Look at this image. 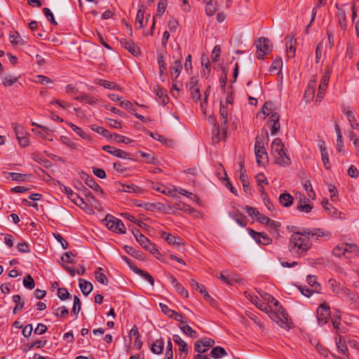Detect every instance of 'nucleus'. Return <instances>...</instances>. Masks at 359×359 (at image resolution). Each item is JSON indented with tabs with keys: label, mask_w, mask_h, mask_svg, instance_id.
Instances as JSON below:
<instances>
[{
	"label": "nucleus",
	"mask_w": 359,
	"mask_h": 359,
	"mask_svg": "<svg viewBox=\"0 0 359 359\" xmlns=\"http://www.w3.org/2000/svg\"><path fill=\"white\" fill-rule=\"evenodd\" d=\"M249 234L256 241L257 243L267 245L269 243V238L266 233L257 232L252 229H247Z\"/></svg>",
	"instance_id": "nucleus-21"
},
{
	"label": "nucleus",
	"mask_w": 359,
	"mask_h": 359,
	"mask_svg": "<svg viewBox=\"0 0 359 359\" xmlns=\"http://www.w3.org/2000/svg\"><path fill=\"white\" fill-rule=\"evenodd\" d=\"M144 6H140L139 10L137 11L135 20V26L137 29H141L143 27V20H144Z\"/></svg>",
	"instance_id": "nucleus-43"
},
{
	"label": "nucleus",
	"mask_w": 359,
	"mask_h": 359,
	"mask_svg": "<svg viewBox=\"0 0 359 359\" xmlns=\"http://www.w3.org/2000/svg\"><path fill=\"white\" fill-rule=\"evenodd\" d=\"M244 210H245L247 213L252 218H253V217H255L256 220L258 222L263 224H266V225H268L269 224V217L262 215L257 208L250 207L249 205H246L244 208Z\"/></svg>",
	"instance_id": "nucleus-14"
},
{
	"label": "nucleus",
	"mask_w": 359,
	"mask_h": 359,
	"mask_svg": "<svg viewBox=\"0 0 359 359\" xmlns=\"http://www.w3.org/2000/svg\"><path fill=\"white\" fill-rule=\"evenodd\" d=\"M139 244L146 250L149 251L153 255H159V250L157 249L156 245L151 243L148 238L144 235L140 236V238L136 240Z\"/></svg>",
	"instance_id": "nucleus-15"
},
{
	"label": "nucleus",
	"mask_w": 359,
	"mask_h": 359,
	"mask_svg": "<svg viewBox=\"0 0 359 359\" xmlns=\"http://www.w3.org/2000/svg\"><path fill=\"white\" fill-rule=\"evenodd\" d=\"M271 320L278 325L281 328L288 330L292 325V320L289 318L285 309L280 304L279 302L271 296Z\"/></svg>",
	"instance_id": "nucleus-2"
},
{
	"label": "nucleus",
	"mask_w": 359,
	"mask_h": 359,
	"mask_svg": "<svg viewBox=\"0 0 359 359\" xmlns=\"http://www.w3.org/2000/svg\"><path fill=\"white\" fill-rule=\"evenodd\" d=\"M57 297L61 300H65V299L71 298V294H69V292L67 291V290L66 288L59 287L57 289Z\"/></svg>",
	"instance_id": "nucleus-62"
},
{
	"label": "nucleus",
	"mask_w": 359,
	"mask_h": 359,
	"mask_svg": "<svg viewBox=\"0 0 359 359\" xmlns=\"http://www.w3.org/2000/svg\"><path fill=\"white\" fill-rule=\"evenodd\" d=\"M267 302H264L260 300L257 297L252 299V302L254 303L255 305L257 306L261 311H264L266 313H269V302L266 299Z\"/></svg>",
	"instance_id": "nucleus-35"
},
{
	"label": "nucleus",
	"mask_w": 359,
	"mask_h": 359,
	"mask_svg": "<svg viewBox=\"0 0 359 359\" xmlns=\"http://www.w3.org/2000/svg\"><path fill=\"white\" fill-rule=\"evenodd\" d=\"M81 309V302L80 301V299L75 295L74 297V305L72 309V313L74 315H77L79 311Z\"/></svg>",
	"instance_id": "nucleus-59"
},
{
	"label": "nucleus",
	"mask_w": 359,
	"mask_h": 359,
	"mask_svg": "<svg viewBox=\"0 0 359 359\" xmlns=\"http://www.w3.org/2000/svg\"><path fill=\"white\" fill-rule=\"evenodd\" d=\"M280 115L276 112L271 111V123H273L271 127V135H276L280 128Z\"/></svg>",
	"instance_id": "nucleus-25"
},
{
	"label": "nucleus",
	"mask_w": 359,
	"mask_h": 359,
	"mask_svg": "<svg viewBox=\"0 0 359 359\" xmlns=\"http://www.w3.org/2000/svg\"><path fill=\"white\" fill-rule=\"evenodd\" d=\"M283 233L284 231L280 229V223L271 219V236L278 240L282 237Z\"/></svg>",
	"instance_id": "nucleus-26"
},
{
	"label": "nucleus",
	"mask_w": 359,
	"mask_h": 359,
	"mask_svg": "<svg viewBox=\"0 0 359 359\" xmlns=\"http://www.w3.org/2000/svg\"><path fill=\"white\" fill-rule=\"evenodd\" d=\"M219 115L221 118L222 131L223 133L226 134L228 128L229 109L228 106L225 105L222 101L220 102Z\"/></svg>",
	"instance_id": "nucleus-17"
},
{
	"label": "nucleus",
	"mask_w": 359,
	"mask_h": 359,
	"mask_svg": "<svg viewBox=\"0 0 359 359\" xmlns=\"http://www.w3.org/2000/svg\"><path fill=\"white\" fill-rule=\"evenodd\" d=\"M80 175L81 177L85 181L88 187L95 191L101 197L105 198L106 193L92 176L88 175L83 171L81 172Z\"/></svg>",
	"instance_id": "nucleus-8"
},
{
	"label": "nucleus",
	"mask_w": 359,
	"mask_h": 359,
	"mask_svg": "<svg viewBox=\"0 0 359 359\" xmlns=\"http://www.w3.org/2000/svg\"><path fill=\"white\" fill-rule=\"evenodd\" d=\"M255 178L257 183L258 191L261 193L265 205L267 206L268 209H269V207L268 206V204L269 203V198H268L267 193L264 190V185H268L269 184L268 180L262 172L258 173Z\"/></svg>",
	"instance_id": "nucleus-9"
},
{
	"label": "nucleus",
	"mask_w": 359,
	"mask_h": 359,
	"mask_svg": "<svg viewBox=\"0 0 359 359\" xmlns=\"http://www.w3.org/2000/svg\"><path fill=\"white\" fill-rule=\"evenodd\" d=\"M269 133L264 127L260 134L255 139V153L259 165H264L268 162L269 156L265 146L268 144Z\"/></svg>",
	"instance_id": "nucleus-4"
},
{
	"label": "nucleus",
	"mask_w": 359,
	"mask_h": 359,
	"mask_svg": "<svg viewBox=\"0 0 359 359\" xmlns=\"http://www.w3.org/2000/svg\"><path fill=\"white\" fill-rule=\"evenodd\" d=\"M330 317V308L327 303L323 302L317 309V319L320 325H325Z\"/></svg>",
	"instance_id": "nucleus-10"
},
{
	"label": "nucleus",
	"mask_w": 359,
	"mask_h": 359,
	"mask_svg": "<svg viewBox=\"0 0 359 359\" xmlns=\"http://www.w3.org/2000/svg\"><path fill=\"white\" fill-rule=\"evenodd\" d=\"M161 238H163L165 241H166L168 242V243L170 245H178L180 244V243L178 241V240H180V238H178L177 237L173 236L172 234H171L170 233L163 231L161 233Z\"/></svg>",
	"instance_id": "nucleus-44"
},
{
	"label": "nucleus",
	"mask_w": 359,
	"mask_h": 359,
	"mask_svg": "<svg viewBox=\"0 0 359 359\" xmlns=\"http://www.w3.org/2000/svg\"><path fill=\"white\" fill-rule=\"evenodd\" d=\"M95 83L103 86L104 88L107 89H113L116 90H120V87L118 84H116L114 82H111L107 80L104 79H97L95 81Z\"/></svg>",
	"instance_id": "nucleus-36"
},
{
	"label": "nucleus",
	"mask_w": 359,
	"mask_h": 359,
	"mask_svg": "<svg viewBox=\"0 0 359 359\" xmlns=\"http://www.w3.org/2000/svg\"><path fill=\"white\" fill-rule=\"evenodd\" d=\"M43 14L45 15V16L46 17V18L48 19V20L51 24H53L54 25H57V22L55 20L54 15H53V13L48 8H44L43 9Z\"/></svg>",
	"instance_id": "nucleus-64"
},
{
	"label": "nucleus",
	"mask_w": 359,
	"mask_h": 359,
	"mask_svg": "<svg viewBox=\"0 0 359 359\" xmlns=\"http://www.w3.org/2000/svg\"><path fill=\"white\" fill-rule=\"evenodd\" d=\"M160 307L161 309V311L163 313H165L166 316H168L169 318H175L177 316V312L170 309L167 305L163 304H160Z\"/></svg>",
	"instance_id": "nucleus-53"
},
{
	"label": "nucleus",
	"mask_w": 359,
	"mask_h": 359,
	"mask_svg": "<svg viewBox=\"0 0 359 359\" xmlns=\"http://www.w3.org/2000/svg\"><path fill=\"white\" fill-rule=\"evenodd\" d=\"M13 126H14L16 137L20 147H27L29 145V140L27 136L23 135V128L17 123H13Z\"/></svg>",
	"instance_id": "nucleus-18"
},
{
	"label": "nucleus",
	"mask_w": 359,
	"mask_h": 359,
	"mask_svg": "<svg viewBox=\"0 0 359 359\" xmlns=\"http://www.w3.org/2000/svg\"><path fill=\"white\" fill-rule=\"evenodd\" d=\"M226 355L227 352L222 346L213 347L210 353V355L215 359L221 358Z\"/></svg>",
	"instance_id": "nucleus-39"
},
{
	"label": "nucleus",
	"mask_w": 359,
	"mask_h": 359,
	"mask_svg": "<svg viewBox=\"0 0 359 359\" xmlns=\"http://www.w3.org/2000/svg\"><path fill=\"white\" fill-rule=\"evenodd\" d=\"M23 285L29 290L34 289L35 283L33 278L30 275H27L23 280Z\"/></svg>",
	"instance_id": "nucleus-60"
},
{
	"label": "nucleus",
	"mask_w": 359,
	"mask_h": 359,
	"mask_svg": "<svg viewBox=\"0 0 359 359\" xmlns=\"http://www.w3.org/2000/svg\"><path fill=\"white\" fill-rule=\"evenodd\" d=\"M283 60L282 58L276 57L271 65V72H274L276 75H279L282 72Z\"/></svg>",
	"instance_id": "nucleus-38"
},
{
	"label": "nucleus",
	"mask_w": 359,
	"mask_h": 359,
	"mask_svg": "<svg viewBox=\"0 0 359 359\" xmlns=\"http://www.w3.org/2000/svg\"><path fill=\"white\" fill-rule=\"evenodd\" d=\"M95 277L97 282L100 283L107 285L108 280L106 276L103 273V269L98 267L97 270L95 272Z\"/></svg>",
	"instance_id": "nucleus-45"
},
{
	"label": "nucleus",
	"mask_w": 359,
	"mask_h": 359,
	"mask_svg": "<svg viewBox=\"0 0 359 359\" xmlns=\"http://www.w3.org/2000/svg\"><path fill=\"white\" fill-rule=\"evenodd\" d=\"M336 8H337V18L340 26L342 29H345L346 27V12L343 8H340L338 4H336Z\"/></svg>",
	"instance_id": "nucleus-42"
},
{
	"label": "nucleus",
	"mask_w": 359,
	"mask_h": 359,
	"mask_svg": "<svg viewBox=\"0 0 359 359\" xmlns=\"http://www.w3.org/2000/svg\"><path fill=\"white\" fill-rule=\"evenodd\" d=\"M180 328L185 334L192 338H196L198 337L197 332L188 325H180Z\"/></svg>",
	"instance_id": "nucleus-52"
},
{
	"label": "nucleus",
	"mask_w": 359,
	"mask_h": 359,
	"mask_svg": "<svg viewBox=\"0 0 359 359\" xmlns=\"http://www.w3.org/2000/svg\"><path fill=\"white\" fill-rule=\"evenodd\" d=\"M133 272L142 277L144 280L148 281L151 286L154 284V278L146 271L140 269L138 267H134Z\"/></svg>",
	"instance_id": "nucleus-41"
},
{
	"label": "nucleus",
	"mask_w": 359,
	"mask_h": 359,
	"mask_svg": "<svg viewBox=\"0 0 359 359\" xmlns=\"http://www.w3.org/2000/svg\"><path fill=\"white\" fill-rule=\"evenodd\" d=\"M120 43L121 46L126 49L133 56L138 57L141 55L140 48L136 46L133 41L127 39H123L120 41Z\"/></svg>",
	"instance_id": "nucleus-16"
},
{
	"label": "nucleus",
	"mask_w": 359,
	"mask_h": 359,
	"mask_svg": "<svg viewBox=\"0 0 359 359\" xmlns=\"http://www.w3.org/2000/svg\"><path fill=\"white\" fill-rule=\"evenodd\" d=\"M116 189L118 191L140 193L141 188L134 184H125L121 182H115Z\"/></svg>",
	"instance_id": "nucleus-19"
},
{
	"label": "nucleus",
	"mask_w": 359,
	"mask_h": 359,
	"mask_svg": "<svg viewBox=\"0 0 359 359\" xmlns=\"http://www.w3.org/2000/svg\"><path fill=\"white\" fill-rule=\"evenodd\" d=\"M60 189L62 192L67 196V197L72 203H74L81 209L86 210L88 208V205L84 201L83 198L80 197L78 194L74 192L69 187L61 184L60 186Z\"/></svg>",
	"instance_id": "nucleus-6"
},
{
	"label": "nucleus",
	"mask_w": 359,
	"mask_h": 359,
	"mask_svg": "<svg viewBox=\"0 0 359 359\" xmlns=\"http://www.w3.org/2000/svg\"><path fill=\"white\" fill-rule=\"evenodd\" d=\"M327 284L333 293L337 295H340V290L342 286H341L335 279H330L327 282Z\"/></svg>",
	"instance_id": "nucleus-48"
},
{
	"label": "nucleus",
	"mask_w": 359,
	"mask_h": 359,
	"mask_svg": "<svg viewBox=\"0 0 359 359\" xmlns=\"http://www.w3.org/2000/svg\"><path fill=\"white\" fill-rule=\"evenodd\" d=\"M109 138L113 139L118 143L129 144L131 142L128 137L118 135L117 133H111Z\"/></svg>",
	"instance_id": "nucleus-54"
},
{
	"label": "nucleus",
	"mask_w": 359,
	"mask_h": 359,
	"mask_svg": "<svg viewBox=\"0 0 359 359\" xmlns=\"http://www.w3.org/2000/svg\"><path fill=\"white\" fill-rule=\"evenodd\" d=\"M172 339L174 342L178 345L179 351L186 352L187 351H188L187 344L184 340H182L178 334H174L172 337Z\"/></svg>",
	"instance_id": "nucleus-46"
},
{
	"label": "nucleus",
	"mask_w": 359,
	"mask_h": 359,
	"mask_svg": "<svg viewBox=\"0 0 359 359\" xmlns=\"http://www.w3.org/2000/svg\"><path fill=\"white\" fill-rule=\"evenodd\" d=\"M342 111L346 116L352 128L359 130V123L357 122L353 111L346 107L342 108Z\"/></svg>",
	"instance_id": "nucleus-29"
},
{
	"label": "nucleus",
	"mask_w": 359,
	"mask_h": 359,
	"mask_svg": "<svg viewBox=\"0 0 359 359\" xmlns=\"http://www.w3.org/2000/svg\"><path fill=\"white\" fill-rule=\"evenodd\" d=\"M303 231H293L290 238L288 248L292 255L302 256L311 248V243L307 235Z\"/></svg>",
	"instance_id": "nucleus-1"
},
{
	"label": "nucleus",
	"mask_w": 359,
	"mask_h": 359,
	"mask_svg": "<svg viewBox=\"0 0 359 359\" xmlns=\"http://www.w3.org/2000/svg\"><path fill=\"white\" fill-rule=\"evenodd\" d=\"M189 90L191 97L195 102L200 100L201 95L200 89L198 87V81L195 78L192 77L190 80Z\"/></svg>",
	"instance_id": "nucleus-20"
},
{
	"label": "nucleus",
	"mask_w": 359,
	"mask_h": 359,
	"mask_svg": "<svg viewBox=\"0 0 359 359\" xmlns=\"http://www.w3.org/2000/svg\"><path fill=\"white\" fill-rule=\"evenodd\" d=\"M54 314L57 317L66 318V317H67V316L69 314V311L65 306H62L55 309Z\"/></svg>",
	"instance_id": "nucleus-61"
},
{
	"label": "nucleus",
	"mask_w": 359,
	"mask_h": 359,
	"mask_svg": "<svg viewBox=\"0 0 359 359\" xmlns=\"http://www.w3.org/2000/svg\"><path fill=\"white\" fill-rule=\"evenodd\" d=\"M182 69V62L180 59L176 60L170 67V74L172 81H175L179 76Z\"/></svg>",
	"instance_id": "nucleus-30"
},
{
	"label": "nucleus",
	"mask_w": 359,
	"mask_h": 359,
	"mask_svg": "<svg viewBox=\"0 0 359 359\" xmlns=\"http://www.w3.org/2000/svg\"><path fill=\"white\" fill-rule=\"evenodd\" d=\"M257 57L259 60H264V55L268 54L269 46L268 39L264 37L259 38L256 42Z\"/></svg>",
	"instance_id": "nucleus-13"
},
{
	"label": "nucleus",
	"mask_w": 359,
	"mask_h": 359,
	"mask_svg": "<svg viewBox=\"0 0 359 359\" xmlns=\"http://www.w3.org/2000/svg\"><path fill=\"white\" fill-rule=\"evenodd\" d=\"M317 76H313V79L310 80L305 90L304 97L307 100H313L315 95V88Z\"/></svg>",
	"instance_id": "nucleus-24"
},
{
	"label": "nucleus",
	"mask_w": 359,
	"mask_h": 359,
	"mask_svg": "<svg viewBox=\"0 0 359 359\" xmlns=\"http://www.w3.org/2000/svg\"><path fill=\"white\" fill-rule=\"evenodd\" d=\"M79 184L83 188V194L86 197V199L88 200V202H97V199L93 195L90 191L86 187H84L81 182H79Z\"/></svg>",
	"instance_id": "nucleus-56"
},
{
	"label": "nucleus",
	"mask_w": 359,
	"mask_h": 359,
	"mask_svg": "<svg viewBox=\"0 0 359 359\" xmlns=\"http://www.w3.org/2000/svg\"><path fill=\"white\" fill-rule=\"evenodd\" d=\"M330 69L329 68H327L325 72L324 73L323 76L321 78L320 83L319 86H323L324 88H327L330 81Z\"/></svg>",
	"instance_id": "nucleus-63"
},
{
	"label": "nucleus",
	"mask_w": 359,
	"mask_h": 359,
	"mask_svg": "<svg viewBox=\"0 0 359 359\" xmlns=\"http://www.w3.org/2000/svg\"><path fill=\"white\" fill-rule=\"evenodd\" d=\"M13 301L16 304L13 309V313L15 314L18 311L22 309L24 306V302H21V297L19 294L13 295Z\"/></svg>",
	"instance_id": "nucleus-51"
},
{
	"label": "nucleus",
	"mask_w": 359,
	"mask_h": 359,
	"mask_svg": "<svg viewBox=\"0 0 359 359\" xmlns=\"http://www.w3.org/2000/svg\"><path fill=\"white\" fill-rule=\"evenodd\" d=\"M269 104V102H265L262 109L257 112L256 115V121L258 122L259 120L263 121L266 119V118L269 115V109L268 105Z\"/></svg>",
	"instance_id": "nucleus-34"
},
{
	"label": "nucleus",
	"mask_w": 359,
	"mask_h": 359,
	"mask_svg": "<svg viewBox=\"0 0 359 359\" xmlns=\"http://www.w3.org/2000/svg\"><path fill=\"white\" fill-rule=\"evenodd\" d=\"M287 149L280 138H275L271 144V153L273 158V163L282 167L291 164V160L287 154Z\"/></svg>",
	"instance_id": "nucleus-3"
},
{
	"label": "nucleus",
	"mask_w": 359,
	"mask_h": 359,
	"mask_svg": "<svg viewBox=\"0 0 359 359\" xmlns=\"http://www.w3.org/2000/svg\"><path fill=\"white\" fill-rule=\"evenodd\" d=\"M306 281L308 284L313 287L315 288V290L320 289V285L317 282V278L316 276L313 275H309L306 277Z\"/></svg>",
	"instance_id": "nucleus-58"
},
{
	"label": "nucleus",
	"mask_w": 359,
	"mask_h": 359,
	"mask_svg": "<svg viewBox=\"0 0 359 359\" xmlns=\"http://www.w3.org/2000/svg\"><path fill=\"white\" fill-rule=\"evenodd\" d=\"M285 47H286V51L287 54L289 57H293L295 55V44H296V39L294 36H286L285 37Z\"/></svg>",
	"instance_id": "nucleus-23"
},
{
	"label": "nucleus",
	"mask_w": 359,
	"mask_h": 359,
	"mask_svg": "<svg viewBox=\"0 0 359 359\" xmlns=\"http://www.w3.org/2000/svg\"><path fill=\"white\" fill-rule=\"evenodd\" d=\"M338 352L344 355H348V347L344 337L339 334L335 339Z\"/></svg>",
	"instance_id": "nucleus-31"
},
{
	"label": "nucleus",
	"mask_w": 359,
	"mask_h": 359,
	"mask_svg": "<svg viewBox=\"0 0 359 359\" xmlns=\"http://www.w3.org/2000/svg\"><path fill=\"white\" fill-rule=\"evenodd\" d=\"M349 252L354 254V255H358L359 249L358 246L354 244H344L341 246H336L332 250V255L335 257L344 256L346 259H352L353 256H347Z\"/></svg>",
	"instance_id": "nucleus-5"
},
{
	"label": "nucleus",
	"mask_w": 359,
	"mask_h": 359,
	"mask_svg": "<svg viewBox=\"0 0 359 359\" xmlns=\"http://www.w3.org/2000/svg\"><path fill=\"white\" fill-rule=\"evenodd\" d=\"M102 149L107 153L123 159H130L134 161L133 155L130 153L126 152L114 147L105 145L102 147Z\"/></svg>",
	"instance_id": "nucleus-12"
},
{
	"label": "nucleus",
	"mask_w": 359,
	"mask_h": 359,
	"mask_svg": "<svg viewBox=\"0 0 359 359\" xmlns=\"http://www.w3.org/2000/svg\"><path fill=\"white\" fill-rule=\"evenodd\" d=\"M305 235H307L309 238V241H311V238H313L314 236L318 237H330V233L327 231H323L321 229H314L313 230L311 229H305Z\"/></svg>",
	"instance_id": "nucleus-27"
},
{
	"label": "nucleus",
	"mask_w": 359,
	"mask_h": 359,
	"mask_svg": "<svg viewBox=\"0 0 359 359\" xmlns=\"http://www.w3.org/2000/svg\"><path fill=\"white\" fill-rule=\"evenodd\" d=\"M321 204L329 215L332 216L337 215L338 210L327 200H323Z\"/></svg>",
	"instance_id": "nucleus-50"
},
{
	"label": "nucleus",
	"mask_w": 359,
	"mask_h": 359,
	"mask_svg": "<svg viewBox=\"0 0 359 359\" xmlns=\"http://www.w3.org/2000/svg\"><path fill=\"white\" fill-rule=\"evenodd\" d=\"M124 250L130 255H131V256H133V257H135L137 259H142V253L141 252L138 251V250H136L133 247H130V246H128V245H125L124 246Z\"/></svg>",
	"instance_id": "nucleus-55"
},
{
	"label": "nucleus",
	"mask_w": 359,
	"mask_h": 359,
	"mask_svg": "<svg viewBox=\"0 0 359 359\" xmlns=\"http://www.w3.org/2000/svg\"><path fill=\"white\" fill-rule=\"evenodd\" d=\"M92 130L98 134L103 135L107 138H109L111 133L103 127L99 126L97 125H93Z\"/></svg>",
	"instance_id": "nucleus-57"
},
{
	"label": "nucleus",
	"mask_w": 359,
	"mask_h": 359,
	"mask_svg": "<svg viewBox=\"0 0 359 359\" xmlns=\"http://www.w3.org/2000/svg\"><path fill=\"white\" fill-rule=\"evenodd\" d=\"M279 202L285 207H290L292 205L294 198L289 193H283L278 198Z\"/></svg>",
	"instance_id": "nucleus-37"
},
{
	"label": "nucleus",
	"mask_w": 359,
	"mask_h": 359,
	"mask_svg": "<svg viewBox=\"0 0 359 359\" xmlns=\"http://www.w3.org/2000/svg\"><path fill=\"white\" fill-rule=\"evenodd\" d=\"M74 99L79 102H84L90 105L97 104L99 103L98 99L90 95V94H84L83 95L77 96Z\"/></svg>",
	"instance_id": "nucleus-33"
},
{
	"label": "nucleus",
	"mask_w": 359,
	"mask_h": 359,
	"mask_svg": "<svg viewBox=\"0 0 359 359\" xmlns=\"http://www.w3.org/2000/svg\"><path fill=\"white\" fill-rule=\"evenodd\" d=\"M229 215L232 219H233L238 225H240L242 227H245L248 224L247 217L238 210L230 211L229 212Z\"/></svg>",
	"instance_id": "nucleus-22"
},
{
	"label": "nucleus",
	"mask_w": 359,
	"mask_h": 359,
	"mask_svg": "<svg viewBox=\"0 0 359 359\" xmlns=\"http://www.w3.org/2000/svg\"><path fill=\"white\" fill-rule=\"evenodd\" d=\"M215 345V341L210 338H202L194 344V350L199 353H205L209 348Z\"/></svg>",
	"instance_id": "nucleus-11"
},
{
	"label": "nucleus",
	"mask_w": 359,
	"mask_h": 359,
	"mask_svg": "<svg viewBox=\"0 0 359 359\" xmlns=\"http://www.w3.org/2000/svg\"><path fill=\"white\" fill-rule=\"evenodd\" d=\"M340 295L347 297L351 301V304H353V302L355 300V299L358 297V295L353 292H352L350 289L343 286L340 290Z\"/></svg>",
	"instance_id": "nucleus-47"
},
{
	"label": "nucleus",
	"mask_w": 359,
	"mask_h": 359,
	"mask_svg": "<svg viewBox=\"0 0 359 359\" xmlns=\"http://www.w3.org/2000/svg\"><path fill=\"white\" fill-rule=\"evenodd\" d=\"M164 348L163 339H156L151 346V351L155 354H160L162 353Z\"/></svg>",
	"instance_id": "nucleus-40"
},
{
	"label": "nucleus",
	"mask_w": 359,
	"mask_h": 359,
	"mask_svg": "<svg viewBox=\"0 0 359 359\" xmlns=\"http://www.w3.org/2000/svg\"><path fill=\"white\" fill-rule=\"evenodd\" d=\"M106 226L108 229L117 233H125L126 229L121 220L115 217L107 215L105 217Z\"/></svg>",
	"instance_id": "nucleus-7"
},
{
	"label": "nucleus",
	"mask_w": 359,
	"mask_h": 359,
	"mask_svg": "<svg viewBox=\"0 0 359 359\" xmlns=\"http://www.w3.org/2000/svg\"><path fill=\"white\" fill-rule=\"evenodd\" d=\"M79 287L82 292V293L87 296L88 295L90 292L93 290V286L92 283L86 280L79 278Z\"/></svg>",
	"instance_id": "nucleus-32"
},
{
	"label": "nucleus",
	"mask_w": 359,
	"mask_h": 359,
	"mask_svg": "<svg viewBox=\"0 0 359 359\" xmlns=\"http://www.w3.org/2000/svg\"><path fill=\"white\" fill-rule=\"evenodd\" d=\"M67 124L78 135H79L82 139L83 140H88L89 135L83 131V130L78 127L77 126L74 125V123L71 122H67Z\"/></svg>",
	"instance_id": "nucleus-49"
},
{
	"label": "nucleus",
	"mask_w": 359,
	"mask_h": 359,
	"mask_svg": "<svg viewBox=\"0 0 359 359\" xmlns=\"http://www.w3.org/2000/svg\"><path fill=\"white\" fill-rule=\"evenodd\" d=\"M154 93L158 102L163 106H165L169 102V97L165 92L159 86L154 88Z\"/></svg>",
	"instance_id": "nucleus-28"
}]
</instances>
